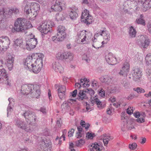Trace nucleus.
I'll use <instances>...</instances> for the list:
<instances>
[{"label": "nucleus", "mask_w": 151, "mask_h": 151, "mask_svg": "<svg viewBox=\"0 0 151 151\" xmlns=\"http://www.w3.org/2000/svg\"><path fill=\"white\" fill-rule=\"evenodd\" d=\"M134 115L136 118L138 119L140 116V114L139 112L136 111L134 113Z\"/></svg>", "instance_id": "nucleus-57"}, {"label": "nucleus", "mask_w": 151, "mask_h": 151, "mask_svg": "<svg viewBox=\"0 0 151 151\" xmlns=\"http://www.w3.org/2000/svg\"><path fill=\"white\" fill-rule=\"evenodd\" d=\"M74 132V130L73 129H72L70 131L68 132V136L69 137H71L73 136V134Z\"/></svg>", "instance_id": "nucleus-60"}, {"label": "nucleus", "mask_w": 151, "mask_h": 151, "mask_svg": "<svg viewBox=\"0 0 151 151\" xmlns=\"http://www.w3.org/2000/svg\"><path fill=\"white\" fill-rule=\"evenodd\" d=\"M137 146V145L136 143H133L129 144V148L131 150H133L136 148Z\"/></svg>", "instance_id": "nucleus-47"}, {"label": "nucleus", "mask_w": 151, "mask_h": 151, "mask_svg": "<svg viewBox=\"0 0 151 151\" xmlns=\"http://www.w3.org/2000/svg\"><path fill=\"white\" fill-rule=\"evenodd\" d=\"M94 136V134H92L88 132L87 134L86 137H87L88 138V139H92L93 137Z\"/></svg>", "instance_id": "nucleus-56"}, {"label": "nucleus", "mask_w": 151, "mask_h": 151, "mask_svg": "<svg viewBox=\"0 0 151 151\" xmlns=\"http://www.w3.org/2000/svg\"><path fill=\"white\" fill-rule=\"evenodd\" d=\"M67 132V131L65 129L63 130L62 131L63 134V135H62V136L61 137H63V140H65V135L66 133Z\"/></svg>", "instance_id": "nucleus-61"}, {"label": "nucleus", "mask_w": 151, "mask_h": 151, "mask_svg": "<svg viewBox=\"0 0 151 151\" xmlns=\"http://www.w3.org/2000/svg\"><path fill=\"white\" fill-rule=\"evenodd\" d=\"M134 97V95L133 94H130L127 98L128 99L131 100Z\"/></svg>", "instance_id": "nucleus-62"}, {"label": "nucleus", "mask_w": 151, "mask_h": 151, "mask_svg": "<svg viewBox=\"0 0 151 151\" xmlns=\"http://www.w3.org/2000/svg\"><path fill=\"white\" fill-rule=\"evenodd\" d=\"M52 68L55 71L60 73L63 71V68L60 64L58 62H55L52 64Z\"/></svg>", "instance_id": "nucleus-26"}, {"label": "nucleus", "mask_w": 151, "mask_h": 151, "mask_svg": "<svg viewBox=\"0 0 151 151\" xmlns=\"http://www.w3.org/2000/svg\"><path fill=\"white\" fill-rule=\"evenodd\" d=\"M73 54L70 52H63V60L69 59L70 60H73Z\"/></svg>", "instance_id": "nucleus-29"}, {"label": "nucleus", "mask_w": 151, "mask_h": 151, "mask_svg": "<svg viewBox=\"0 0 151 151\" xmlns=\"http://www.w3.org/2000/svg\"><path fill=\"white\" fill-rule=\"evenodd\" d=\"M21 91L24 95L30 94L32 97L37 98H38L40 94V86L37 84H23L22 86Z\"/></svg>", "instance_id": "nucleus-2"}, {"label": "nucleus", "mask_w": 151, "mask_h": 151, "mask_svg": "<svg viewBox=\"0 0 151 151\" xmlns=\"http://www.w3.org/2000/svg\"><path fill=\"white\" fill-rule=\"evenodd\" d=\"M55 57L58 60H63V52H58L56 54Z\"/></svg>", "instance_id": "nucleus-42"}, {"label": "nucleus", "mask_w": 151, "mask_h": 151, "mask_svg": "<svg viewBox=\"0 0 151 151\" xmlns=\"http://www.w3.org/2000/svg\"><path fill=\"white\" fill-rule=\"evenodd\" d=\"M57 31V36L59 37V40H63L66 36L65 27L62 25L59 26L58 27Z\"/></svg>", "instance_id": "nucleus-17"}, {"label": "nucleus", "mask_w": 151, "mask_h": 151, "mask_svg": "<svg viewBox=\"0 0 151 151\" xmlns=\"http://www.w3.org/2000/svg\"><path fill=\"white\" fill-rule=\"evenodd\" d=\"M32 27L30 22L27 21L24 18H19L15 20L13 29L17 32H23Z\"/></svg>", "instance_id": "nucleus-3"}, {"label": "nucleus", "mask_w": 151, "mask_h": 151, "mask_svg": "<svg viewBox=\"0 0 151 151\" xmlns=\"http://www.w3.org/2000/svg\"><path fill=\"white\" fill-rule=\"evenodd\" d=\"M98 82L94 80L91 81V85L93 87L96 86Z\"/></svg>", "instance_id": "nucleus-58"}, {"label": "nucleus", "mask_w": 151, "mask_h": 151, "mask_svg": "<svg viewBox=\"0 0 151 151\" xmlns=\"http://www.w3.org/2000/svg\"><path fill=\"white\" fill-rule=\"evenodd\" d=\"M15 126L27 132H30L31 129L29 125L26 122L20 119L14 121Z\"/></svg>", "instance_id": "nucleus-8"}, {"label": "nucleus", "mask_w": 151, "mask_h": 151, "mask_svg": "<svg viewBox=\"0 0 151 151\" xmlns=\"http://www.w3.org/2000/svg\"><path fill=\"white\" fill-rule=\"evenodd\" d=\"M56 19L57 22H61L65 19V17L62 13H57L56 15Z\"/></svg>", "instance_id": "nucleus-34"}, {"label": "nucleus", "mask_w": 151, "mask_h": 151, "mask_svg": "<svg viewBox=\"0 0 151 151\" xmlns=\"http://www.w3.org/2000/svg\"><path fill=\"white\" fill-rule=\"evenodd\" d=\"M14 56L11 54L8 55L6 58V64L9 70H12L13 67Z\"/></svg>", "instance_id": "nucleus-16"}, {"label": "nucleus", "mask_w": 151, "mask_h": 151, "mask_svg": "<svg viewBox=\"0 0 151 151\" xmlns=\"http://www.w3.org/2000/svg\"><path fill=\"white\" fill-rule=\"evenodd\" d=\"M145 62L147 65H148L151 64V53L148 54L146 55Z\"/></svg>", "instance_id": "nucleus-37"}, {"label": "nucleus", "mask_w": 151, "mask_h": 151, "mask_svg": "<svg viewBox=\"0 0 151 151\" xmlns=\"http://www.w3.org/2000/svg\"><path fill=\"white\" fill-rule=\"evenodd\" d=\"M137 32L135 29L133 27L131 26L129 28V36L132 37H135Z\"/></svg>", "instance_id": "nucleus-30"}, {"label": "nucleus", "mask_w": 151, "mask_h": 151, "mask_svg": "<svg viewBox=\"0 0 151 151\" xmlns=\"http://www.w3.org/2000/svg\"><path fill=\"white\" fill-rule=\"evenodd\" d=\"M136 2H138L135 9L137 10H139L141 7L146 11L151 7V0H136Z\"/></svg>", "instance_id": "nucleus-6"}, {"label": "nucleus", "mask_w": 151, "mask_h": 151, "mask_svg": "<svg viewBox=\"0 0 151 151\" xmlns=\"http://www.w3.org/2000/svg\"><path fill=\"white\" fill-rule=\"evenodd\" d=\"M82 59L85 60L87 63H89L90 61L89 58L87 57V55L86 54H84L82 56Z\"/></svg>", "instance_id": "nucleus-52"}, {"label": "nucleus", "mask_w": 151, "mask_h": 151, "mask_svg": "<svg viewBox=\"0 0 151 151\" xmlns=\"http://www.w3.org/2000/svg\"><path fill=\"white\" fill-rule=\"evenodd\" d=\"M85 121L81 120V125L83 127L85 128L86 129H87L90 126V124H88V125L86 126H85L84 125H85Z\"/></svg>", "instance_id": "nucleus-50"}, {"label": "nucleus", "mask_w": 151, "mask_h": 151, "mask_svg": "<svg viewBox=\"0 0 151 151\" xmlns=\"http://www.w3.org/2000/svg\"><path fill=\"white\" fill-rule=\"evenodd\" d=\"M66 90V87L64 86H61L59 87L58 91L59 97L60 99H62L64 97Z\"/></svg>", "instance_id": "nucleus-27"}, {"label": "nucleus", "mask_w": 151, "mask_h": 151, "mask_svg": "<svg viewBox=\"0 0 151 151\" xmlns=\"http://www.w3.org/2000/svg\"><path fill=\"white\" fill-rule=\"evenodd\" d=\"M134 109L132 107L129 106L127 109V113L129 114H132L133 111H134Z\"/></svg>", "instance_id": "nucleus-45"}, {"label": "nucleus", "mask_w": 151, "mask_h": 151, "mask_svg": "<svg viewBox=\"0 0 151 151\" xmlns=\"http://www.w3.org/2000/svg\"><path fill=\"white\" fill-rule=\"evenodd\" d=\"M38 29L41 32L42 36L45 35L49 32H50L49 26L47 25V23L45 22L38 27Z\"/></svg>", "instance_id": "nucleus-22"}, {"label": "nucleus", "mask_w": 151, "mask_h": 151, "mask_svg": "<svg viewBox=\"0 0 151 151\" xmlns=\"http://www.w3.org/2000/svg\"><path fill=\"white\" fill-rule=\"evenodd\" d=\"M5 17L6 16H11L13 14V11L12 8L8 9H5Z\"/></svg>", "instance_id": "nucleus-40"}, {"label": "nucleus", "mask_w": 151, "mask_h": 151, "mask_svg": "<svg viewBox=\"0 0 151 151\" xmlns=\"http://www.w3.org/2000/svg\"><path fill=\"white\" fill-rule=\"evenodd\" d=\"M78 8L77 7L74 6L71 8L69 13V16L71 19L74 20L78 16Z\"/></svg>", "instance_id": "nucleus-24"}, {"label": "nucleus", "mask_w": 151, "mask_h": 151, "mask_svg": "<svg viewBox=\"0 0 151 151\" xmlns=\"http://www.w3.org/2000/svg\"><path fill=\"white\" fill-rule=\"evenodd\" d=\"M35 36L31 34L30 35L28 40L26 44V47L28 50H30L31 49L34 48L37 43V39L35 38Z\"/></svg>", "instance_id": "nucleus-10"}, {"label": "nucleus", "mask_w": 151, "mask_h": 151, "mask_svg": "<svg viewBox=\"0 0 151 151\" xmlns=\"http://www.w3.org/2000/svg\"><path fill=\"white\" fill-rule=\"evenodd\" d=\"M36 55H35V57H37L38 56V58L36 60H35H35H40L42 61V58L44 57V55L42 53H39V54H34Z\"/></svg>", "instance_id": "nucleus-41"}, {"label": "nucleus", "mask_w": 151, "mask_h": 151, "mask_svg": "<svg viewBox=\"0 0 151 151\" xmlns=\"http://www.w3.org/2000/svg\"><path fill=\"white\" fill-rule=\"evenodd\" d=\"M61 107L65 109H67L69 108V106L68 102L63 103L61 105Z\"/></svg>", "instance_id": "nucleus-54"}, {"label": "nucleus", "mask_w": 151, "mask_h": 151, "mask_svg": "<svg viewBox=\"0 0 151 151\" xmlns=\"http://www.w3.org/2000/svg\"><path fill=\"white\" fill-rule=\"evenodd\" d=\"M92 34L85 30L79 31L78 33V40L77 42L78 43L83 44L87 43L89 41L91 37Z\"/></svg>", "instance_id": "nucleus-4"}, {"label": "nucleus", "mask_w": 151, "mask_h": 151, "mask_svg": "<svg viewBox=\"0 0 151 151\" xmlns=\"http://www.w3.org/2000/svg\"><path fill=\"white\" fill-rule=\"evenodd\" d=\"M140 114V116H141L142 117L137 119V121L139 123H142L145 122L144 118L145 117L146 115L145 112H142Z\"/></svg>", "instance_id": "nucleus-39"}, {"label": "nucleus", "mask_w": 151, "mask_h": 151, "mask_svg": "<svg viewBox=\"0 0 151 151\" xmlns=\"http://www.w3.org/2000/svg\"><path fill=\"white\" fill-rule=\"evenodd\" d=\"M147 27L148 31L151 33V23H148Z\"/></svg>", "instance_id": "nucleus-64"}, {"label": "nucleus", "mask_w": 151, "mask_h": 151, "mask_svg": "<svg viewBox=\"0 0 151 151\" xmlns=\"http://www.w3.org/2000/svg\"><path fill=\"white\" fill-rule=\"evenodd\" d=\"M136 42L141 47L146 48L149 45L150 41L146 36L141 35L138 36Z\"/></svg>", "instance_id": "nucleus-7"}, {"label": "nucleus", "mask_w": 151, "mask_h": 151, "mask_svg": "<svg viewBox=\"0 0 151 151\" xmlns=\"http://www.w3.org/2000/svg\"><path fill=\"white\" fill-rule=\"evenodd\" d=\"M129 70V63L127 62L123 64L120 71L119 73V74L120 76L126 77L128 74Z\"/></svg>", "instance_id": "nucleus-15"}, {"label": "nucleus", "mask_w": 151, "mask_h": 151, "mask_svg": "<svg viewBox=\"0 0 151 151\" xmlns=\"http://www.w3.org/2000/svg\"><path fill=\"white\" fill-rule=\"evenodd\" d=\"M14 99L13 98H9L8 99V101H9V103L7 108V116H8L9 114H10L12 110V109L11 107V105L13 104V103Z\"/></svg>", "instance_id": "nucleus-31"}, {"label": "nucleus", "mask_w": 151, "mask_h": 151, "mask_svg": "<svg viewBox=\"0 0 151 151\" xmlns=\"http://www.w3.org/2000/svg\"><path fill=\"white\" fill-rule=\"evenodd\" d=\"M100 35L102 36L104 39L106 41L108 42L110 40V34L106 30H100L95 34V36L98 37Z\"/></svg>", "instance_id": "nucleus-21"}, {"label": "nucleus", "mask_w": 151, "mask_h": 151, "mask_svg": "<svg viewBox=\"0 0 151 151\" xmlns=\"http://www.w3.org/2000/svg\"><path fill=\"white\" fill-rule=\"evenodd\" d=\"M87 93L89 94L91 96H92L94 93V91L91 88H88L86 91Z\"/></svg>", "instance_id": "nucleus-51"}, {"label": "nucleus", "mask_w": 151, "mask_h": 151, "mask_svg": "<svg viewBox=\"0 0 151 151\" xmlns=\"http://www.w3.org/2000/svg\"><path fill=\"white\" fill-rule=\"evenodd\" d=\"M35 55L34 53H33L28 56L24 64L26 69L35 74H37L41 70L43 64L41 60H35Z\"/></svg>", "instance_id": "nucleus-1"}, {"label": "nucleus", "mask_w": 151, "mask_h": 151, "mask_svg": "<svg viewBox=\"0 0 151 151\" xmlns=\"http://www.w3.org/2000/svg\"><path fill=\"white\" fill-rule=\"evenodd\" d=\"M59 37L57 36V37L56 36H53L52 37V40L54 42H56L57 41H62V40H60Z\"/></svg>", "instance_id": "nucleus-53"}, {"label": "nucleus", "mask_w": 151, "mask_h": 151, "mask_svg": "<svg viewBox=\"0 0 151 151\" xmlns=\"http://www.w3.org/2000/svg\"><path fill=\"white\" fill-rule=\"evenodd\" d=\"M47 23V25L49 26V28L50 27L52 28L54 25V23L53 22L50 20H48L47 22H45Z\"/></svg>", "instance_id": "nucleus-49"}, {"label": "nucleus", "mask_w": 151, "mask_h": 151, "mask_svg": "<svg viewBox=\"0 0 151 151\" xmlns=\"http://www.w3.org/2000/svg\"><path fill=\"white\" fill-rule=\"evenodd\" d=\"M104 137L103 139V142L104 145H106L108 143L109 140H111L113 139V137L112 136H106V134L103 135Z\"/></svg>", "instance_id": "nucleus-32"}, {"label": "nucleus", "mask_w": 151, "mask_h": 151, "mask_svg": "<svg viewBox=\"0 0 151 151\" xmlns=\"http://www.w3.org/2000/svg\"><path fill=\"white\" fill-rule=\"evenodd\" d=\"M107 62L110 65H115L117 63L116 59L115 56L111 53H109L105 56Z\"/></svg>", "instance_id": "nucleus-19"}, {"label": "nucleus", "mask_w": 151, "mask_h": 151, "mask_svg": "<svg viewBox=\"0 0 151 151\" xmlns=\"http://www.w3.org/2000/svg\"><path fill=\"white\" fill-rule=\"evenodd\" d=\"M133 90L136 91L138 93H144L145 92V90L142 88L137 87L134 88Z\"/></svg>", "instance_id": "nucleus-43"}, {"label": "nucleus", "mask_w": 151, "mask_h": 151, "mask_svg": "<svg viewBox=\"0 0 151 151\" xmlns=\"http://www.w3.org/2000/svg\"><path fill=\"white\" fill-rule=\"evenodd\" d=\"M51 3V9L55 11H61L65 5L63 0H53Z\"/></svg>", "instance_id": "nucleus-9"}, {"label": "nucleus", "mask_w": 151, "mask_h": 151, "mask_svg": "<svg viewBox=\"0 0 151 151\" xmlns=\"http://www.w3.org/2000/svg\"><path fill=\"white\" fill-rule=\"evenodd\" d=\"M77 92V90L76 89L74 90L73 92L71 93L72 96L73 97H75L76 96Z\"/></svg>", "instance_id": "nucleus-63"}, {"label": "nucleus", "mask_w": 151, "mask_h": 151, "mask_svg": "<svg viewBox=\"0 0 151 151\" xmlns=\"http://www.w3.org/2000/svg\"><path fill=\"white\" fill-rule=\"evenodd\" d=\"M30 6L33 12V17L36 16L37 14V12L39 11L40 9V6L39 4L35 2L30 3Z\"/></svg>", "instance_id": "nucleus-23"}, {"label": "nucleus", "mask_w": 151, "mask_h": 151, "mask_svg": "<svg viewBox=\"0 0 151 151\" xmlns=\"http://www.w3.org/2000/svg\"><path fill=\"white\" fill-rule=\"evenodd\" d=\"M99 93L100 96L101 97L104 96L105 93L104 90L101 89L99 92Z\"/></svg>", "instance_id": "nucleus-55"}, {"label": "nucleus", "mask_w": 151, "mask_h": 151, "mask_svg": "<svg viewBox=\"0 0 151 151\" xmlns=\"http://www.w3.org/2000/svg\"><path fill=\"white\" fill-rule=\"evenodd\" d=\"M40 111L44 114H45L46 113V109L44 107H42L40 108Z\"/></svg>", "instance_id": "nucleus-59"}, {"label": "nucleus", "mask_w": 151, "mask_h": 151, "mask_svg": "<svg viewBox=\"0 0 151 151\" xmlns=\"http://www.w3.org/2000/svg\"><path fill=\"white\" fill-rule=\"evenodd\" d=\"M146 72L148 79L151 81V70L147 69L146 70Z\"/></svg>", "instance_id": "nucleus-46"}, {"label": "nucleus", "mask_w": 151, "mask_h": 151, "mask_svg": "<svg viewBox=\"0 0 151 151\" xmlns=\"http://www.w3.org/2000/svg\"><path fill=\"white\" fill-rule=\"evenodd\" d=\"M143 17L144 16L143 15H141L140 16L139 18L136 19V22L138 24H140L145 25V21L143 19Z\"/></svg>", "instance_id": "nucleus-35"}, {"label": "nucleus", "mask_w": 151, "mask_h": 151, "mask_svg": "<svg viewBox=\"0 0 151 151\" xmlns=\"http://www.w3.org/2000/svg\"><path fill=\"white\" fill-rule=\"evenodd\" d=\"M91 102L92 105H93L94 104V103H95L97 105L98 107L100 109L102 107L101 102L97 98H96L94 99V101H91Z\"/></svg>", "instance_id": "nucleus-36"}, {"label": "nucleus", "mask_w": 151, "mask_h": 151, "mask_svg": "<svg viewBox=\"0 0 151 151\" xmlns=\"http://www.w3.org/2000/svg\"><path fill=\"white\" fill-rule=\"evenodd\" d=\"M92 17L89 14V12L87 9H84L82 12L81 16V19L86 24H90L92 21Z\"/></svg>", "instance_id": "nucleus-13"}, {"label": "nucleus", "mask_w": 151, "mask_h": 151, "mask_svg": "<svg viewBox=\"0 0 151 151\" xmlns=\"http://www.w3.org/2000/svg\"><path fill=\"white\" fill-rule=\"evenodd\" d=\"M51 142L49 140L42 141L37 151H50L51 147Z\"/></svg>", "instance_id": "nucleus-12"}, {"label": "nucleus", "mask_w": 151, "mask_h": 151, "mask_svg": "<svg viewBox=\"0 0 151 151\" xmlns=\"http://www.w3.org/2000/svg\"><path fill=\"white\" fill-rule=\"evenodd\" d=\"M12 11H13V14L14 13L15 14H17L19 13V10L17 8L15 7H12Z\"/></svg>", "instance_id": "nucleus-48"}, {"label": "nucleus", "mask_w": 151, "mask_h": 151, "mask_svg": "<svg viewBox=\"0 0 151 151\" xmlns=\"http://www.w3.org/2000/svg\"><path fill=\"white\" fill-rule=\"evenodd\" d=\"M86 91L84 92L83 91H80L78 93V96L80 99L83 100V99L87 98L86 95L85 94Z\"/></svg>", "instance_id": "nucleus-38"}, {"label": "nucleus", "mask_w": 151, "mask_h": 151, "mask_svg": "<svg viewBox=\"0 0 151 151\" xmlns=\"http://www.w3.org/2000/svg\"><path fill=\"white\" fill-rule=\"evenodd\" d=\"M30 3L27 4L24 8V12L30 17H33V12L30 5Z\"/></svg>", "instance_id": "nucleus-25"}, {"label": "nucleus", "mask_w": 151, "mask_h": 151, "mask_svg": "<svg viewBox=\"0 0 151 151\" xmlns=\"http://www.w3.org/2000/svg\"><path fill=\"white\" fill-rule=\"evenodd\" d=\"M5 16V9L3 8H0V19H2Z\"/></svg>", "instance_id": "nucleus-44"}, {"label": "nucleus", "mask_w": 151, "mask_h": 151, "mask_svg": "<svg viewBox=\"0 0 151 151\" xmlns=\"http://www.w3.org/2000/svg\"><path fill=\"white\" fill-rule=\"evenodd\" d=\"M22 115L24 116L26 122L29 123L32 122L34 124L37 119L35 113L32 111H26L22 114Z\"/></svg>", "instance_id": "nucleus-11"}, {"label": "nucleus", "mask_w": 151, "mask_h": 151, "mask_svg": "<svg viewBox=\"0 0 151 151\" xmlns=\"http://www.w3.org/2000/svg\"><path fill=\"white\" fill-rule=\"evenodd\" d=\"M100 81L106 85H110L113 83L114 81L113 77L108 75H104L100 78Z\"/></svg>", "instance_id": "nucleus-20"}, {"label": "nucleus", "mask_w": 151, "mask_h": 151, "mask_svg": "<svg viewBox=\"0 0 151 151\" xmlns=\"http://www.w3.org/2000/svg\"><path fill=\"white\" fill-rule=\"evenodd\" d=\"M7 73L6 70L4 68L0 69V83H3L6 81V83L8 85L10 86V81L8 78Z\"/></svg>", "instance_id": "nucleus-14"}, {"label": "nucleus", "mask_w": 151, "mask_h": 151, "mask_svg": "<svg viewBox=\"0 0 151 151\" xmlns=\"http://www.w3.org/2000/svg\"><path fill=\"white\" fill-rule=\"evenodd\" d=\"M96 36L94 35V37L92 40L91 43L92 47L96 49H99L101 47L100 46L101 43L97 40V39L96 38Z\"/></svg>", "instance_id": "nucleus-28"}, {"label": "nucleus", "mask_w": 151, "mask_h": 151, "mask_svg": "<svg viewBox=\"0 0 151 151\" xmlns=\"http://www.w3.org/2000/svg\"><path fill=\"white\" fill-rule=\"evenodd\" d=\"M141 73L139 68H134L132 72L133 80L135 81L139 82L142 76Z\"/></svg>", "instance_id": "nucleus-18"}, {"label": "nucleus", "mask_w": 151, "mask_h": 151, "mask_svg": "<svg viewBox=\"0 0 151 151\" xmlns=\"http://www.w3.org/2000/svg\"><path fill=\"white\" fill-rule=\"evenodd\" d=\"M10 40L9 38L6 36L0 37V52L4 53L9 47Z\"/></svg>", "instance_id": "nucleus-5"}, {"label": "nucleus", "mask_w": 151, "mask_h": 151, "mask_svg": "<svg viewBox=\"0 0 151 151\" xmlns=\"http://www.w3.org/2000/svg\"><path fill=\"white\" fill-rule=\"evenodd\" d=\"M23 44V40L22 39H17L14 41V46L16 47H19Z\"/></svg>", "instance_id": "nucleus-33"}]
</instances>
